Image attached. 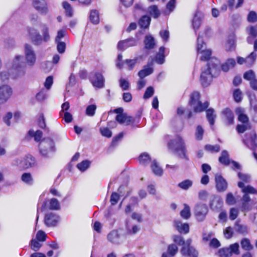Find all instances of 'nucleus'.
<instances>
[{
	"instance_id": "nucleus-1",
	"label": "nucleus",
	"mask_w": 257,
	"mask_h": 257,
	"mask_svg": "<svg viewBox=\"0 0 257 257\" xmlns=\"http://www.w3.org/2000/svg\"><path fill=\"white\" fill-rule=\"evenodd\" d=\"M168 148L180 158L188 160L187 150L183 139L179 136L171 140L168 143Z\"/></svg>"
},
{
	"instance_id": "nucleus-2",
	"label": "nucleus",
	"mask_w": 257,
	"mask_h": 257,
	"mask_svg": "<svg viewBox=\"0 0 257 257\" xmlns=\"http://www.w3.org/2000/svg\"><path fill=\"white\" fill-rule=\"evenodd\" d=\"M218 62L216 59L212 58L207 64L206 67L202 69L200 81L203 86L207 87L211 82L213 77V73L217 69Z\"/></svg>"
},
{
	"instance_id": "nucleus-3",
	"label": "nucleus",
	"mask_w": 257,
	"mask_h": 257,
	"mask_svg": "<svg viewBox=\"0 0 257 257\" xmlns=\"http://www.w3.org/2000/svg\"><path fill=\"white\" fill-rule=\"evenodd\" d=\"M22 56L17 55L12 62L11 67L14 78L22 77L26 74V68L22 62Z\"/></svg>"
},
{
	"instance_id": "nucleus-4",
	"label": "nucleus",
	"mask_w": 257,
	"mask_h": 257,
	"mask_svg": "<svg viewBox=\"0 0 257 257\" xmlns=\"http://www.w3.org/2000/svg\"><path fill=\"white\" fill-rule=\"evenodd\" d=\"M200 94L197 92H194L190 96V104L193 107L195 112H200L205 110L209 106L207 101L202 103L199 100Z\"/></svg>"
},
{
	"instance_id": "nucleus-5",
	"label": "nucleus",
	"mask_w": 257,
	"mask_h": 257,
	"mask_svg": "<svg viewBox=\"0 0 257 257\" xmlns=\"http://www.w3.org/2000/svg\"><path fill=\"white\" fill-rule=\"evenodd\" d=\"M39 150L41 155L45 157L54 152L55 150V144L54 141L50 138L43 139L39 144Z\"/></svg>"
},
{
	"instance_id": "nucleus-6",
	"label": "nucleus",
	"mask_w": 257,
	"mask_h": 257,
	"mask_svg": "<svg viewBox=\"0 0 257 257\" xmlns=\"http://www.w3.org/2000/svg\"><path fill=\"white\" fill-rule=\"evenodd\" d=\"M13 163L20 169H27L34 167L36 165V161L33 157L28 155L23 159L15 160Z\"/></svg>"
},
{
	"instance_id": "nucleus-7",
	"label": "nucleus",
	"mask_w": 257,
	"mask_h": 257,
	"mask_svg": "<svg viewBox=\"0 0 257 257\" xmlns=\"http://www.w3.org/2000/svg\"><path fill=\"white\" fill-rule=\"evenodd\" d=\"M197 49L198 54L201 55V61H207L210 58L211 51L206 49V44L203 42L200 35H199L197 38Z\"/></svg>"
},
{
	"instance_id": "nucleus-8",
	"label": "nucleus",
	"mask_w": 257,
	"mask_h": 257,
	"mask_svg": "<svg viewBox=\"0 0 257 257\" xmlns=\"http://www.w3.org/2000/svg\"><path fill=\"white\" fill-rule=\"evenodd\" d=\"M24 54L26 65L30 67L34 66L36 62V55L31 45H25Z\"/></svg>"
},
{
	"instance_id": "nucleus-9",
	"label": "nucleus",
	"mask_w": 257,
	"mask_h": 257,
	"mask_svg": "<svg viewBox=\"0 0 257 257\" xmlns=\"http://www.w3.org/2000/svg\"><path fill=\"white\" fill-rule=\"evenodd\" d=\"M194 211L197 220L201 222L205 219L208 212V208L206 204L199 203L195 205Z\"/></svg>"
},
{
	"instance_id": "nucleus-10",
	"label": "nucleus",
	"mask_w": 257,
	"mask_h": 257,
	"mask_svg": "<svg viewBox=\"0 0 257 257\" xmlns=\"http://www.w3.org/2000/svg\"><path fill=\"white\" fill-rule=\"evenodd\" d=\"M223 205V201L220 196L218 195L211 196L209 201L210 208L216 211H219Z\"/></svg>"
},
{
	"instance_id": "nucleus-11",
	"label": "nucleus",
	"mask_w": 257,
	"mask_h": 257,
	"mask_svg": "<svg viewBox=\"0 0 257 257\" xmlns=\"http://www.w3.org/2000/svg\"><path fill=\"white\" fill-rule=\"evenodd\" d=\"M60 220V216L54 213H49L45 217V223L48 227L55 226Z\"/></svg>"
},
{
	"instance_id": "nucleus-12",
	"label": "nucleus",
	"mask_w": 257,
	"mask_h": 257,
	"mask_svg": "<svg viewBox=\"0 0 257 257\" xmlns=\"http://www.w3.org/2000/svg\"><path fill=\"white\" fill-rule=\"evenodd\" d=\"M247 138L243 140L244 144L249 149L254 150L257 148V143H256V135L254 132L252 131L249 135H247Z\"/></svg>"
},
{
	"instance_id": "nucleus-13",
	"label": "nucleus",
	"mask_w": 257,
	"mask_h": 257,
	"mask_svg": "<svg viewBox=\"0 0 257 257\" xmlns=\"http://www.w3.org/2000/svg\"><path fill=\"white\" fill-rule=\"evenodd\" d=\"M216 188L219 192H224L227 188V183L226 181L223 178V177L217 174L215 176Z\"/></svg>"
},
{
	"instance_id": "nucleus-14",
	"label": "nucleus",
	"mask_w": 257,
	"mask_h": 257,
	"mask_svg": "<svg viewBox=\"0 0 257 257\" xmlns=\"http://www.w3.org/2000/svg\"><path fill=\"white\" fill-rule=\"evenodd\" d=\"M137 44V40L132 38L119 41L117 44V48L119 50L124 51L129 47L136 46Z\"/></svg>"
},
{
	"instance_id": "nucleus-15",
	"label": "nucleus",
	"mask_w": 257,
	"mask_h": 257,
	"mask_svg": "<svg viewBox=\"0 0 257 257\" xmlns=\"http://www.w3.org/2000/svg\"><path fill=\"white\" fill-rule=\"evenodd\" d=\"M33 5L35 9L39 13L46 14L48 12V7L45 0H34Z\"/></svg>"
},
{
	"instance_id": "nucleus-16",
	"label": "nucleus",
	"mask_w": 257,
	"mask_h": 257,
	"mask_svg": "<svg viewBox=\"0 0 257 257\" xmlns=\"http://www.w3.org/2000/svg\"><path fill=\"white\" fill-rule=\"evenodd\" d=\"M93 86L96 88H101L104 87V79L102 75L100 73H96L93 78L91 79Z\"/></svg>"
},
{
	"instance_id": "nucleus-17",
	"label": "nucleus",
	"mask_w": 257,
	"mask_h": 257,
	"mask_svg": "<svg viewBox=\"0 0 257 257\" xmlns=\"http://www.w3.org/2000/svg\"><path fill=\"white\" fill-rule=\"evenodd\" d=\"M116 120L120 124H125L128 125L134 122V119L133 117L127 115L126 113L117 114L115 117Z\"/></svg>"
},
{
	"instance_id": "nucleus-18",
	"label": "nucleus",
	"mask_w": 257,
	"mask_h": 257,
	"mask_svg": "<svg viewBox=\"0 0 257 257\" xmlns=\"http://www.w3.org/2000/svg\"><path fill=\"white\" fill-rule=\"evenodd\" d=\"M29 33L32 41L35 45H40L42 44V42L44 41L42 37L34 29H29Z\"/></svg>"
},
{
	"instance_id": "nucleus-19",
	"label": "nucleus",
	"mask_w": 257,
	"mask_h": 257,
	"mask_svg": "<svg viewBox=\"0 0 257 257\" xmlns=\"http://www.w3.org/2000/svg\"><path fill=\"white\" fill-rule=\"evenodd\" d=\"M181 253L185 256L198 257V252L193 246H183L181 249Z\"/></svg>"
},
{
	"instance_id": "nucleus-20",
	"label": "nucleus",
	"mask_w": 257,
	"mask_h": 257,
	"mask_svg": "<svg viewBox=\"0 0 257 257\" xmlns=\"http://www.w3.org/2000/svg\"><path fill=\"white\" fill-rule=\"evenodd\" d=\"M165 48L161 47L159 49V52L156 54L154 58H151L150 62L151 65H153L154 61H155L158 64H163L165 62V55H164Z\"/></svg>"
},
{
	"instance_id": "nucleus-21",
	"label": "nucleus",
	"mask_w": 257,
	"mask_h": 257,
	"mask_svg": "<svg viewBox=\"0 0 257 257\" xmlns=\"http://www.w3.org/2000/svg\"><path fill=\"white\" fill-rule=\"evenodd\" d=\"M178 251V248L176 244H171L168 246L166 252L163 253L162 257H173Z\"/></svg>"
},
{
	"instance_id": "nucleus-22",
	"label": "nucleus",
	"mask_w": 257,
	"mask_h": 257,
	"mask_svg": "<svg viewBox=\"0 0 257 257\" xmlns=\"http://www.w3.org/2000/svg\"><path fill=\"white\" fill-rule=\"evenodd\" d=\"M174 226L177 230L180 233L186 234L189 231V226L188 223H182L179 220H175Z\"/></svg>"
},
{
	"instance_id": "nucleus-23",
	"label": "nucleus",
	"mask_w": 257,
	"mask_h": 257,
	"mask_svg": "<svg viewBox=\"0 0 257 257\" xmlns=\"http://www.w3.org/2000/svg\"><path fill=\"white\" fill-rule=\"evenodd\" d=\"M120 234L117 230H113L107 235L108 240L113 244H118L119 242Z\"/></svg>"
},
{
	"instance_id": "nucleus-24",
	"label": "nucleus",
	"mask_w": 257,
	"mask_h": 257,
	"mask_svg": "<svg viewBox=\"0 0 257 257\" xmlns=\"http://www.w3.org/2000/svg\"><path fill=\"white\" fill-rule=\"evenodd\" d=\"M238 186L241 189V191L244 194H257V190L250 185L245 186L242 182H239Z\"/></svg>"
},
{
	"instance_id": "nucleus-25",
	"label": "nucleus",
	"mask_w": 257,
	"mask_h": 257,
	"mask_svg": "<svg viewBox=\"0 0 257 257\" xmlns=\"http://www.w3.org/2000/svg\"><path fill=\"white\" fill-rule=\"evenodd\" d=\"M152 65L149 62L147 65L145 66L144 68L139 71L138 75L140 78H144L153 72V68L152 67Z\"/></svg>"
},
{
	"instance_id": "nucleus-26",
	"label": "nucleus",
	"mask_w": 257,
	"mask_h": 257,
	"mask_svg": "<svg viewBox=\"0 0 257 257\" xmlns=\"http://www.w3.org/2000/svg\"><path fill=\"white\" fill-rule=\"evenodd\" d=\"M235 112L238 115V119L239 121L244 123L247 122L248 118L247 115L244 114V109L241 107H237L235 109Z\"/></svg>"
},
{
	"instance_id": "nucleus-27",
	"label": "nucleus",
	"mask_w": 257,
	"mask_h": 257,
	"mask_svg": "<svg viewBox=\"0 0 257 257\" xmlns=\"http://www.w3.org/2000/svg\"><path fill=\"white\" fill-rule=\"evenodd\" d=\"M145 47L147 49H153L156 45L154 38L151 35H147L144 40Z\"/></svg>"
},
{
	"instance_id": "nucleus-28",
	"label": "nucleus",
	"mask_w": 257,
	"mask_h": 257,
	"mask_svg": "<svg viewBox=\"0 0 257 257\" xmlns=\"http://www.w3.org/2000/svg\"><path fill=\"white\" fill-rule=\"evenodd\" d=\"M236 64L235 61L233 58L228 59L221 66L222 70L224 72L228 71L230 69L234 67Z\"/></svg>"
},
{
	"instance_id": "nucleus-29",
	"label": "nucleus",
	"mask_w": 257,
	"mask_h": 257,
	"mask_svg": "<svg viewBox=\"0 0 257 257\" xmlns=\"http://www.w3.org/2000/svg\"><path fill=\"white\" fill-rule=\"evenodd\" d=\"M151 168L153 173L157 176H161L163 173L162 169L159 166L156 160H154L151 164Z\"/></svg>"
},
{
	"instance_id": "nucleus-30",
	"label": "nucleus",
	"mask_w": 257,
	"mask_h": 257,
	"mask_svg": "<svg viewBox=\"0 0 257 257\" xmlns=\"http://www.w3.org/2000/svg\"><path fill=\"white\" fill-rule=\"evenodd\" d=\"M235 38L233 35L230 36L225 45V49L227 52L232 51L235 50Z\"/></svg>"
},
{
	"instance_id": "nucleus-31",
	"label": "nucleus",
	"mask_w": 257,
	"mask_h": 257,
	"mask_svg": "<svg viewBox=\"0 0 257 257\" xmlns=\"http://www.w3.org/2000/svg\"><path fill=\"white\" fill-rule=\"evenodd\" d=\"M62 6L65 10V13L66 16L68 17H72L73 15V9L71 5L66 1H64Z\"/></svg>"
},
{
	"instance_id": "nucleus-32",
	"label": "nucleus",
	"mask_w": 257,
	"mask_h": 257,
	"mask_svg": "<svg viewBox=\"0 0 257 257\" xmlns=\"http://www.w3.org/2000/svg\"><path fill=\"white\" fill-rule=\"evenodd\" d=\"M219 161L222 164L228 165L230 163L229 155L228 152L224 150L221 153V156L219 158Z\"/></svg>"
},
{
	"instance_id": "nucleus-33",
	"label": "nucleus",
	"mask_w": 257,
	"mask_h": 257,
	"mask_svg": "<svg viewBox=\"0 0 257 257\" xmlns=\"http://www.w3.org/2000/svg\"><path fill=\"white\" fill-rule=\"evenodd\" d=\"M223 114L228 121V124H232L234 120V116L232 112L228 108H225L222 111Z\"/></svg>"
},
{
	"instance_id": "nucleus-34",
	"label": "nucleus",
	"mask_w": 257,
	"mask_h": 257,
	"mask_svg": "<svg viewBox=\"0 0 257 257\" xmlns=\"http://www.w3.org/2000/svg\"><path fill=\"white\" fill-rule=\"evenodd\" d=\"M89 20L93 24H97L99 22V15L98 12L95 10L90 12Z\"/></svg>"
},
{
	"instance_id": "nucleus-35",
	"label": "nucleus",
	"mask_w": 257,
	"mask_h": 257,
	"mask_svg": "<svg viewBox=\"0 0 257 257\" xmlns=\"http://www.w3.org/2000/svg\"><path fill=\"white\" fill-rule=\"evenodd\" d=\"M192 25L195 31L198 30L201 25V19L200 17L198 15L197 13H196L194 16L192 22Z\"/></svg>"
},
{
	"instance_id": "nucleus-36",
	"label": "nucleus",
	"mask_w": 257,
	"mask_h": 257,
	"mask_svg": "<svg viewBox=\"0 0 257 257\" xmlns=\"http://www.w3.org/2000/svg\"><path fill=\"white\" fill-rule=\"evenodd\" d=\"M21 180L28 185H32L33 178L30 173H24L22 175Z\"/></svg>"
},
{
	"instance_id": "nucleus-37",
	"label": "nucleus",
	"mask_w": 257,
	"mask_h": 257,
	"mask_svg": "<svg viewBox=\"0 0 257 257\" xmlns=\"http://www.w3.org/2000/svg\"><path fill=\"white\" fill-rule=\"evenodd\" d=\"M148 12L151 16L155 19L158 18L160 15V11L158 10V7L155 5L150 6L148 8Z\"/></svg>"
},
{
	"instance_id": "nucleus-38",
	"label": "nucleus",
	"mask_w": 257,
	"mask_h": 257,
	"mask_svg": "<svg viewBox=\"0 0 257 257\" xmlns=\"http://www.w3.org/2000/svg\"><path fill=\"white\" fill-rule=\"evenodd\" d=\"M151 22V18L147 16H143L139 22L141 28H147L149 27Z\"/></svg>"
},
{
	"instance_id": "nucleus-39",
	"label": "nucleus",
	"mask_w": 257,
	"mask_h": 257,
	"mask_svg": "<svg viewBox=\"0 0 257 257\" xmlns=\"http://www.w3.org/2000/svg\"><path fill=\"white\" fill-rule=\"evenodd\" d=\"M49 208L50 210H58L60 209V204L56 198H52L49 201Z\"/></svg>"
},
{
	"instance_id": "nucleus-40",
	"label": "nucleus",
	"mask_w": 257,
	"mask_h": 257,
	"mask_svg": "<svg viewBox=\"0 0 257 257\" xmlns=\"http://www.w3.org/2000/svg\"><path fill=\"white\" fill-rule=\"evenodd\" d=\"M139 160L141 164L145 166L150 162L151 158L148 154L144 153L140 155Z\"/></svg>"
},
{
	"instance_id": "nucleus-41",
	"label": "nucleus",
	"mask_w": 257,
	"mask_h": 257,
	"mask_svg": "<svg viewBox=\"0 0 257 257\" xmlns=\"http://www.w3.org/2000/svg\"><path fill=\"white\" fill-rule=\"evenodd\" d=\"M207 118L211 125H213L214 123V119L216 115L214 114V110L209 108L206 111Z\"/></svg>"
},
{
	"instance_id": "nucleus-42",
	"label": "nucleus",
	"mask_w": 257,
	"mask_h": 257,
	"mask_svg": "<svg viewBox=\"0 0 257 257\" xmlns=\"http://www.w3.org/2000/svg\"><path fill=\"white\" fill-rule=\"evenodd\" d=\"M184 209L181 211L180 215L181 217L185 219H188L190 216V207L186 204H185L184 205Z\"/></svg>"
},
{
	"instance_id": "nucleus-43",
	"label": "nucleus",
	"mask_w": 257,
	"mask_h": 257,
	"mask_svg": "<svg viewBox=\"0 0 257 257\" xmlns=\"http://www.w3.org/2000/svg\"><path fill=\"white\" fill-rule=\"evenodd\" d=\"M193 185V182L190 180H185L178 184V187L183 190H188Z\"/></svg>"
},
{
	"instance_id": "nucleus-44",
	"label": "nucleus",
	"mask_w": 257,
	"mask_h": 257,
	"mask_svg": "<svg viewBox=\"0 0 257 257\" xmlns=\"http://www.w3.org/2000/svg\"><path fill=\"white\" fill-rule=\"evenodd\" d=\"M205 149L206 151L210 152L211 153H217L220 151V148L219 145H206L205 147Z\"/></svg>"
},
{
	"instance_id": "nucleus-45",
	"label": "nucleus",
	"mask_w": 257,
	"mask_h": 257,
	"mask_svg": "<svg viewBox=\"0 0 257 257\" xmlns=\"http://www.w3.org/2000/svg\"><path fill=\"white\" fill-rule=\"evenodd\" d=\"M90 164V162L88 160H84L78 164L77 167L80 171L84 172L89 168Z\"/></svg>"
},
{
	"instance_id": "nucleus-46",
	"label": "nucleus",
	"mask_w": 257,
	"mask_h": 257,
	"mask_svg": "<svg viewBox=\"0 0 257 257\" xmlns=\"http://www.w3.org/2000/svg\"><path fill=\"white\" fill-rule=\"evenodd\" d=\"M218 255L220 257H230L231 256V251L229 248H222L218 250Z\"/></svg>"
},
{
	"instance_id": "nucleus-47",
	"label": "nucleus",
	"mask_w": 257,
	"mask_h": 257,
	"mask_svg": "<svg viewBox=\"0 0 257 257\" xmlns=\"http://www.w3.org/2000/svg\"><path fill=\"white\" fill-rule=\"evenodd\" d=\"M29 135L30 136L34 137L36 141L39 142L42 138V132L39 130L36 131V132L33 130H30L29 132Z\"/></svg>"
},
{
	"instance_id": "nucleus-48",
	"label": "nucleus",
	"mask_w": 257,
	"mask_h": 257,
	"mask_svg": "<svg viewBox=\"0 0 257 257\" xmlns=\"http://www.w3.org/2000/svg\"><path fill=\"white\" fill-rule=\"evenodd\" d=\"M67 34V31L65 29H62L57 31V35L55 38V42L62 41L61 39L65 37Z\"/></svg>"
},
{
	"instance_id": "nucleus-49",
	"label": "nucleus",
	"mask_w": 257,
	"mask_h": 257,
	"mask_svg": "<svg viewBox=\"0 0 257 257\" xmlns=\"http://www.w3.org/2000/svg\"><path fill=\"white\" fill-rule=\"evenodd\" d=\"M256 58V54L253 52L246 58V64L248 66H252Z\"/></svg>"
},
{
	"instance_id": "nucleus-50",
	"label": "nucleus",
	"mask_w": 257,
	"mask_h": 257,
	"mask_svg": "<svg viewBox=\"0 0 257 257\" xmlns=\"http://www.w3.org/2000/svg\"><path fill=\"white\" fill-rule=\"evenodd\" d=\"M96 109V105L95 104H91L88 105L86 109V114L89 116H93L95 113Z\"/></svg>"
},
{
	"instance_id": "nucleus-51",
	"label": "nucleus",
	"mask_w": 257,
	"mask_h": 257,
	"mask_svg": "<svg viewBox=\"0 0 257 257\" xmlns=\"http://www.w3.org/2000/svg\"><path fill=\"white\" fill-rule=\"evenodd\" d=\"M241 247L246 250H250L253 248L252 246L250 243L249 240L246 238H244L241 240Z\"/></svg>"
},
{
	"instance_id": "nucleus-52",
	"label": "nucleus",
	"mask_w": 257,
	"mask_h": 257,
	"mask_svg": "<svg viewBox=\"0 0 257 257\" xmlns=\"http://www.w3.org/2000/svg\"><path fill=\"white\" fill-rule=\"evenodd\" d=\"M256 77L255 73L251 70L245 72L243 74V78L244 79L251 81Z\"/></svg>"
},
{
	"instance_id": "nucleus-53",
	"label": "nucleus",
	"mask_w": 257,
	"mask_h": 257,
	"mask_svg": "<svg viewBox=\"0 0 257 257\" xmlns=\"http://www.w3.org/2000/svg\"><path fill=\"white\" fill-rule=\"evenodd\" d=\"M119 86L121 88V89L123 91L127 90L129 89L130 87V84L129 82L123 79V78H120L119 81Z\"/></svg>"
},
{
	"instance_id": "nucleus-54",
	"label": "nucleus",
	"mask_w": 257,
	"mask_h": 257,
	"mask_svg": "<svg viewBox=\"0 0 257 257\" xmlns=\"http://www.w3.org/2000/svg\"><path fill=\"white\" fill-rule=\"evenodd\" d=\"M57 44V51L60 53L63 54L65 52L66 45L64 42L60 41V42H55Z\"/></svg>"
},
{
	"instance_id": "nucleus-55",
	"label": "nucleus",
	"mask_w": 257,
	"mask_h": 257,
	"mask_svg": "<svg viewBox=\"0 0 257 257\" xmlns=\"http://www.w3.org/2000/svg\"><path fill=\"white\" fill-rule=\"evenodd\" d=\"M42 244L39 242V241L36 239H32L31 241V248L35 250H38L41 247Z\"/></svg>"
},
{
	"instance_id": "nucleus-56",
	"label": "nucleus",
	"mask_w": 257,
	"mask_h": 257,
	"mask_svg": "<svg viewBox=\"0 0 257 257\" xmlns=\"http://www.w3.org/2000/svg\"><path fill=\"white\" fill-rule=\"evenodd\" d=\"M204 134V130L202 127L201 126L198 125L197 126L195 132V137L196 139L198 140H201L203 138V135Z\"/></svg>"
},
{
	"instance_id": "nucleus-57",
	"label": "nucleus",
	"mask_w": 257,
	"mask_h": 257,
	"mask_svg": "<svg viewBox=\"0 0 257 257\" xmlns=\"http://www.w3.org/2000/svg\"><path fill=\"white\" fill-rule=\"evenodd\" d=\"M42 32L43 34V39L44 42H47L50 39V35L49 34V28L48 27L44 26L42 29Z\"/></svg>"
},
{
	"instance_id": "nucleus-58",
	"label": "nucleus",
	"mask_w": 257,
	"mask_h": 257,
	"mask_svg": "<svg viewBox=\"0 0 257 257\" xmlns=\"http://www.w3.org/2000/svg\"><path fill=\"white\" fill-rule=\"evenodd\" d=\"M225 201L228 205H233L236 202L235 198L231 193L227 194Z\"/></svg>"
},
{
	"instance_id": "nucleus-59",
	"label": "nucleus",
	"mask_w": 257,
	"mask_h": 257,
	"mask_svg": "<svg viewBox=\"0 0 257 257\" xmlns=\"http://www.w3.org/2000/svg\"><path fill=\"white\" fill-rule=\"evenodd\" d=\"M154 93V89L153 87L150 86L148 87L144 93V99H148L150 98Z\"/></svg>"
},
{
	"instance_id": "nucleus-60",
	"label": "nucleus",
	"mask_w": 257,
	"mask_h": 257,
	"mask_svg": "<svg viewBox=\"0 0 257 257\" xmlns=\"http://www.w3.org/2000/svg\"><path fill=\"white\" fill-rule=\"evenodd\" d=\"M46 234L42 230H39L36 234V239L38 240L39 241H45L46 240Z\"/></svg>"
},
{
	"instance_id": "nucleus-61",
	"label": "nucleus",
	"mask_w": 257,
	"mask_h": 257,
	"mask_svg": "<svg viewBox=\"0 0 257 257\" xmlns=\"http://www.w3.org/2000/svg\"><path fill=\"white\" fill-rule=\"evenodd\" d=\"M101 134L104 137L110 138L112 136L111 132L107 127H102L100 128Z\"/></svg>"
},
{
	"instance_id": "nucleus-62",
	"label": "nucleus",
	"mask_w": 257,
	"mask_h": 257,
	"mask_svg": "<svg viewBox=\"0 0 257 257\" xmlns=\"http://www.w3.org/2000/svg\"><path fill=\"white\" fill-rule=\"evenodd\" d=\"M173 241L179 245H183L185 244V240L180 235H174Z\"/></svg>"
},
{
	"instance_id": "nucleus-63",
	"label": "nucleus",
	"mask_w": 257,
	"mask_h": 257,
	"mask_svg": "<svg viewBox=\"0 0 257 257\" xmlns=\"http://www.w3.org/2000/svg\"><path fill=\"white\" fill-rule=\"evenodd\" d=\"M248 34L249 36L255 38L257 37V28L254 26H250L247 28Z\"/></svg>"
},
{
	"instance_id": "nucleus-64",
	"label": "nucleus",
	"mask_w": 257,
	"mask_h": 257,
	"mask_svg": "<svg viewBox=\"0 0 257 257\" xmlns=\"http://www.w3.org/2000/svg\"><path fill=\"white\" fill-rule=\"evenodd\" d=\"M257 20V14L254 11L249 13L247 16V21L250 23H254Z\"/></svg>"
}]
</instances>
